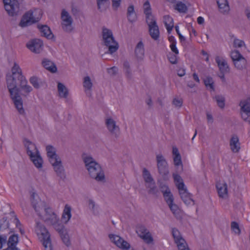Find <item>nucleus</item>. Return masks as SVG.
I'll return each mask as SVG.
<instances>
[{"mask_svg":"<svg viewBox=\"0 0 250 250\" xmlns=\"http://www.w3.org/2000/svg\"><path fill=\"white\" fill-rule=\"evenodd\" d=\"M31 202L37 214L41 217V211L44 210V208H46L45 203L42 201L38 195L35 192H33L31 195Z\"/></svg>","mask_w":250,"mask_h":250,"instance_id":"obj_8","label":"nucleus"},{"mask_svg":"<svg viewBox=\"0 0 250 250\" xmlns=\"http://www.w3.org/2000/svg\"><path fill=\"white\" fill-rule=\"evenodd\" d=\"M231 229L236 233L240 234L241 232L240 229L239 228V224L235 221H233L231 223Z\"/></svg>","mask_w":250,"mask_h":250,"instance_id":"obj_52","label":"nucleus"},{"mask_svg":"<svg viewBox=\"0 0 250 250\" xmlns=\"http://www.w3.org/2000/svg\"><path fill=\"white\" fill-rule=\"evenodd\" d=\"M216 62L217 63L221 72H229V68L227 62L223 59H221L219 56L215 58Z\"/></svg>","mask_w":250,"mask_h":250,"instance_id":"obj_22","label":"nucleus"},{"mask_svg":"<svg viewBox=\"0 0 250 250\" xmlns=\"http://www.w3.org/2000/svg\"><path fill=\"white\" fill-rule=\"evenodd\" d=\"M136 232L147 244L152 243L153 241V238L149 231L146 227L142 224H138L136 226Z\"/></svg>","mask_w":250,"mask_h":250,"instance_id":"obj_10","label":"nucleus"},{"mask_svg":"<svg viewBox=\"0 0 250 250\" xmlns=\"http://www.w3.org/2000/svg\"><path fill=\"white\" fill-rule=\"evenodd\" d=\"M112 7L114 10H117L120 6L121 0H112Z\"/></svg>","mask_w":250,"mask_h":250,"instance_id":"obj_60","label":"nucleus"},{"mask_svg":"<svg viewBox=\"0 0 250 250\" xmlns=\"http://www.w3.org/2000/svg\"><path fill=\"white\" fill-rule=\"evenodd\" d=\"M98 9L101 12L105 11L110 5L109 0H96Z\"/></svg>","mask_w":250,"mask_h":250,"instance_id":"obj_28","label":"nucleus"},{"mask_svg":"<svg viewBox=\"0 0 250 250\" xmlns=\"http://www.w3.org/2000/svg\"><path fill=\"white\" fill-rule=\"evenodd\" d=\"M42 66L47 70L52 73H55L57 71L56 64L47 59H44L42 61Z\"/></svg>","mask_w":250,"mask_h":250,"instance_id":"obj_21","label":"nucleus"},{"mask_svg":"<svg viewBox=\"0 0 250 250\" xmlns=\"http://www.w3.org/2000/svg\"><path fill=\"white\" fill-rule=\"evenodd\" d=\"M7 236L0 234V249L2 248L3 244L6 243Z\"/></svg>","mask_w":250,"mask_h":250,"instance_id":"obj_61","label":"nucleus"},{"mask_svg":"<svg viewBox=\"0 0 250 250\" xmlns=\"http://www.w3.org/2000/svg\"><path fill=\"white\" fill-rule=\"evenodd\" d=\"M60 237L63 242V243L67 247L71 245L70 240L69 239V236L67 232V231H65L62 234H60Z\"/></svg>","mask_w":250,"mask_h":250,"instance_id":"obj_44","label":"nucleus"},{"mask_svg":"<svg viewBox=\"0 0 250 250\" xmlns=\"http://www.w3.org/2000/svg\"><path fill=\"white\" fill-rule=\"evenodd\" d=\"M29 81L34 88L36 89L39 88L40 87V84L42 83L41 79L36 76L31 77L29 79Z\"/></svg>","mask_w":250,"mask_h":250,"instance_id":"obj_41","label":"nucleus"},{"mask_svg":"<svg viewBox=\"0 0 250 250\" xmlns=\"http://www.w3.org/2000/svg\"><path fill=\"white\" fill-rule=\"evenodd\" d=\"M164 22L165 26L174 25L173 18L169 15L164 16Z\"/></svg>","mask_w":250,"mask_h":250,"instance_id":"obj_51","label":"nucleus"},{"mask_svg":"<svg viewBox=\"0 0 250 250\" xmlns=\"http://www.w3.org/2000/svg\"><path fill=\"white\" fill-rule=\"evenodd\" d=\"M145 15L146 22L149 27V34L153 40H157L159 38L160 32L156 21L152 13Z\"/></svg>","mask_w":250,"mask_h":250,"instance_id":"obj_6","label":"nucleus"},{"mask_svg":"<svg viewBox=\"0 0 250 250\" xmlns=\"http://www.w3.org/2000/svg\"><path fill=\"white\" fill-rule=\"evenodd\" d=\"M11 72V74H7L6 76V84L10 97L19 113L24 115L25 113L23 108V102L20 92L22 90L24 92L29 93L33 89L27 84V81L22 74L21 69L16 62H14Z\"/></svg>","mask_w":250,"mask_h":250,"instance_id":"obj_1","label":"nucleus"},{"mask_svg":"<svg viewBox=\"0 0 250 250\" xmlns=\"http://www.w3.org/2000/svg\"><path fill=\"white\" fill-rule=\"evenodd\" d=\"M61 19L62 20L61 23L62 29L65 32L70 33L73 29L72 17L66 11L63 10L62 12Z\"/></svg>","mask_w":250,"mask_h":250,"instance_id":"obj_9","label":"nucleus"},{"mask_svg":"<svg viewBox=\"0 0 250 250\" xmlns=\"http://www.w3.org/2000/svg\"><path fill=\"white\" fill-rule=\"evenodd\" d=\"M5 10L11 17H17L21 14L20 3L18 0H3Z\"/></svg>","mask_w":250,"mask_h":250,"instance_id":"obj_5","label":"nucleus"},{"mask_svg":"<svg viewBox=\"0 0 250 250\" xmlns=\"http://www.w3.org/2000/svg\"><path fill=\"white\" fill-rule=\"evenodd\" d=\"M172 234L174 239L175 243L181 241L184 242L185 239L182 236L180 231L176 228H174L172 229Z\"/></svg>","mask_w":250,"mask_h":250,"instance_id":"obj_35","label":"nucleus"},{"mask_svg":"<svg viewBox=\"0 0 250 250\" xmlns=\"http://www.w3.org/2000/svg\"><path fill=\"white\" fill-rule=\"evenodd\" d=\"M92 83L91 82L90 78L89 76H86L83 79V86L88 90H90L92 86Z\"/></svg>","mask_w":250,"mask_h":250,"instance_id":"obj_45","label":"nucleus"},{"mask_svg":"<svg viewBox=\"0 0 250 250\" xmlns=\"http://www.w3.org/2000/svg\"><path fill=\"white\" fill-rule=\"evenodd\" d=\"M181 198L184 203L187 205L190 204L192 203L194 204V200L191 198V195L190 193L188 192V190H185V191L179 193Z\"/></svg>","mask_w":250,"mask_h":250,"instance_id":"obj_26","label":"nucleus"},{"mask_svg":"<svg viewBox=\"0 0 250 250\" xmlns=\"http://www.w3.org/2000/svg\"><path fill=\"white\" fill-rule=\"evenodd\" d=\"M244 57L237 50H235L231 53V58L233 61V62L238 59L243 58Z\"/></svg>","mask_w":250,"mask_h":250,"instance_id":"obj_48","label":"nucleus"},{"mask_svg":"<svg viewBox=\"0 0 250 250\" xmlns=\"http://www.w3.org/2000/svg\"><path fill=\"white\" fill-rule=\"evenodd\" d=\"M172 104L176 106L180 107L183 104V100L182 99H178L174 98L173 100Z\"/></svg>","mask_w":250,"mask_h":250,"instance_id":"obj_59","label":"nucleus"},{"mask_svg":"<svg viewBox=\"0 0 250 250\" xmlns=\"http://www.w3.org/2000/svg\"><path fill=\"white\" fill-rule=\"evenodd\" d=\"M230 149L233 152L236 153L239 151L240 149V144L239 142V138L237 135H233L229 142Z\"/></svg>","mask_w":250,"mask_h":250,"instance_id":"obj_19","label":"nucleus"},{"mask_svg":"<svg viewBox=\"0 0 250 250\" xmlns=\"http://www.w3.org/2000/svg\"><path fill=\"white\" fill-rule=\"evenodd\" d=\"M37 27L41 33L42 36L48 39H52L54 38V35L50 27L47 25L38 24Z\"/></svg>","mask_w":250,"mask_h":250,"instance_id":"obj_18","label":"nucleus"},{"mask_svg":"<svg viewBox=\"0 0 250 250\" xmlns=\"http://www.w3.org/2000/svg\"><path fill=\"white\" fill-rule=\"evenodd\" d=\"M147 188H149L148 191L149 194L157 195V193L159 192V190L155 186V183L153 184V183H152L151 184H149Z\"/></svg>","mask_w":250,"mask_h":250,"instance_id":"obj_47","label":"nucleus"},{"mask_svg":"<svg viewBox=\"0 0 250 250\" xmlns=\"http://www.w3.org/2000/svg\"><path fill=\"white\" fill-rule=\"evenodd\" d=\"M167 58L171 64H176L177 63V57L175 55L171 54L167 56Z\"/></svg>","mask_w":250,"mask_h":250,"instance_id":"obj_55","label":"nucleus"},{"mask_svg":"<svg viewBox=\"0 0 250 250\" xmlns=\"http://www.w3.org/2000/svg\"><path fill=\"white\" fill-rule=\"evenodd\" d=\"M115 245L123 250H127L130 247V244L126 241L124 240L122 238H121V240L117 241V242Z\"/></svg>","mask_w":250,"mask_h":250,"instance_id":"obj_37","label":"nucleus"},{"mask_svg":"<svg viewBox=\"0 0 250 250\" xmlns=\"http://www.w3.org/2000/svg\"><path fill=\"white\" fill-rule=\"evenodd\" d=\"M239 105L241 106V112L250 113V97L241 101Z\"/></svg>","mask_w":250,"mask_h":250,"instance_id":"obj_30","label":"nucleus"},{"mask_svg":"<svg viewBox=\"0 0 250 250\" xmlns=\"http://www.w3.org/2000/svg\"><path fill=\"white\" fill-rule=\"evenodd\" d=\"M51 164L57 176L61 179H64L65 178V174L61 159L57 160L56 163H51Z\"/></svg>","mask_w":250,"mask_h":250,"instance_id":"obj_16","label":"nucleus"},{"mask_svg":"<svg viewBox=\"0 0 250 250\" xmlns=\"http://www.w3.org/2000/svg\"><path fill=\"white\" fill-rule=\"evenodd\" d=\"M52 225L54 226L55 230L58 232L59 234H62L66 231L64 225L62 223H60L59 221L55 224H52Z\"/></svg>","mask_w":250,"mask_h":250,"instance_id":"obj_42","label":"nucleus"},{"mask_svg":"<svg viewBox=\"0 0 250 250\" xmlns=\"http://www.w3.org/2000/svg\"><path fill=\"white\" fill-rule=\"evenodd\" d=\"M118 68L116 66H113L107 69V72L110 75L114 76L117 73Z\"/></svg>","mask_w":250,"mask_h":250,"instance_id":"obj_58","label":"nucleus"},{"mask_svg":"<svg viewBox=\"0 0 250 250\" xmlns=\"http://www.w3.org/2000/svg\"><path fill=\"white\" fill-rule=\"evenodd\" d=\"M218 195L220 197L224 198L228 195V187L226 183H217L216 184Z\"/></svg>","mask_w":250,"mask_h":250,"instance_id":"obj_23","label":"nucleus"},{"mask_svg":"<svg viewBox=\"0 0 250 250\" xmlns=\"http://www.w3.org/2000/svg\"><path fill=\"white\" fill-rule=\"evenodd\" d=\"M71 208L68 205H66L63 209L62 219L65 220V223H67L71 217Z\"/></svg>","mask_w":250,"mask_h":250,"instance_id":"obj_32","label":"nucleus"},{"mask_svg":"<svg viewBox=\"0 0 250 250\" xmlns=\"http://www.w3.org/2000/svg\"><path fill=\"white\" fill-rule=\"evenodd\" d=\"M157 166L158 172L162 175L164 181L168 180L169 170L167 163L162 154L157 155L156 156Z\"/></svg>","mask_w":250,"mask_h":250,"instance_id":"obj_7","label":"nucleus"},{"mask_svg":"<svg viewBox=\"0 0 250 250\" xmlns=\"http://www.w3.org/2000/svg\"><path fill=\"white\" fill-rule=\"evenodd\" d=\"M135 55L138 61H142L144 57L145 49L143 42L140 41L135 48Z\"/></svg>","mask_w":250,"mask_h":250,"instance_id":"obj_20","label":"nucleus"},{"mask_svg":"<svg viewBox=\"0 0 250 250\" xmlns=\"http://www.w3.org/2000/svg\"><path fill=\"white\" fill-rule=\"evenodd\" d=\"M175 243L177 244L179 250H190L185 240H184V242L181 241L176 242Z\"/></svg>","mask_w":250,"mask_h":250,"instance_id":"obj_49","label":"nucleus"},{"mask_svg":"<svg viewBox=\"0 0 250 250\" xmlns=\"http://www.w3.org/2000/svg\"><path fill=\"white\" fill-rule=\"evenodd\" d=\"M85 167L90 176L97 181H103L105 179L104 173L100 165L90 156L83 158Z\"/></svg>","mask_w":250,"mask_h":250,"instance_id":"obj_2","label":"nucleus"},{"mask_svg":"<svg viewBox=\"0 0 250 250\" xmlns=\"http://www.w3.org/2000/svg\"><path fill=\"white\" fill-rule=\"evenodd\" d=\"M144 7V13L145 15H148L149 13H152L151 8L150 5V3L148 0H147L143 5Z\"/></svg>","mask_w":250,"mask_h":250,"instance_id":"obj_50","label":"nucleus"},{"mask_svg":"<svg viewBox=\"0 0 250 250\" xmlns=\"http://www.w3.org/2000/svg\"><path fill=\"white\" fill-rule=\"evenodd\" d=\"M176 186L179 189V193L185 191V190H188L187 188L185 187V184L183 180L181 182H179L178 183H176Z\"/></svg>","mask_w":250,"mask_h":250,"instance_id":"obj_53","label":"nucleus"},{"mask_svg":"<svg viewBox=\"0 0 250 250\" xmlns=\"http://www.w3.org/2000/svg\"><path fill=\"white\" fill-rule=\"evenodd\" d=\"M176 43L171 44L170 47L173 53H174L175 54H178L179 53V51L177 48L176 47Z\"/></svg>","mask_w":250,"mask_h":250,"instance_id":"obj_63","label":"nucleus"},{"mask_svg":"<svg viewBox=\"0 0 250 250\" xmlns=\"http://www.w3.org/2000/svg\"><path fill=\"white\" fill-rule=\"evenodd\" d=\"M173 196H171V197L166 198V201L173 214L176 216L179 213V208L177 205L173 204Z\"/></svg>","mask_w":250,"mask_h":250,"instance_id":"obj_24","label":"nucleus"},{"mask_svg":"<svg viewBox=\"0 0 250 250\" xmlns=\"http://www.w3.org/2000/svg\"><path fill=\"white\" fill-rule=\"evenodd\" d=\"M105 125L109 132L116 138H118L120 135V129L117 125L115 121L112 118L106 119Z\"/></svg>","mask_w":250,"mask_h":250,"instance_id":"obj_15","label":"nucleus"},{"mask_svg":"<svg viewBox=\"0 0 250 250\" xmlns=\"http://www.w3.org/2000/svg\"><path fill=\"white\" fill-rule=\"evenodd\" d=\"M41 232L42 236L41 241L44 247L45 250H53L50 234L48 230L45 227L42 226L41 227Z\"/></svg>","mask_w":250,"mask_h":250,"instance_id":"obj_12","label":"nucleus"},{"mask_svg":"<svg viewBox=\"0 0 250 250\" xmlns=\"http://www.w3.org/2000/svg\"><path fill=\"white\" fill-rule=\"evenodd\" d=\"M23 143L26 148L27 154L35 166L38 168L42 167L43 160L35 144L26 138L24 139Z\"/></svg>","mask_w":250,"mask_h":250,"instance_id":"obj_3","label":"nucleus"},{"mask_svg":"<svg viewBox=\"0 0 250 250\" xmlns=\"http://www.w3.org/2000/svg\"><path fill=\"white\" fill-rule=\"evenodd\" d=\"M160 188L162 192L163 193V196L165 200H166V198H168L169 197L173 196L167 185L161 184L160 186Z\"/></svg>","mask_w":250,"mask_h":250,"instance_id":"obj_34","label":"nucleus"},{"mask_svg":"<svg viewBox=\"0 0 250 250\" xmlns=\"http://www.w3.org/2000/svg\"><path fill=\"white\" fill-rule=\"evenodd\" d=\"M10 224L7 217L0 220V231H3L9 228Z\"/></svg>","mask_w":250,"mask_h":250,"instance_id":"obj_40","label":"nucleus"},{"mask_svg":"<svg viewBox=\"0 0 250 250\" xmlns=\"http://www.w3.org/2000/svg\"><path fill=\"white\" fill-rule=\"evenodd\" d=\"M47 155L50 163H56L57 161L60 159L59 156L56 154V148L51 145H48L46 147Z\"/></svg>","mask_w":250,"mask_h":250,"instance_id":"obj_17","label":"nucleus"},{"mask_svg":"<svg viewBox=\"0 0 250 250\" xmlns=\"http://www.w3.org/2000/svg\"><path fill=\"white\" fill-rule=\"evenodd\" d=\"M40 20L39 18H35L33 16V12L28 11L22 16L19 23V26L22 28L25 27L38 22Z\"/></svg>","mask_w":250,"mask_h":250,"instance_id":"obj_11","label":"nucleus"},{"mask_svg":"<svg viewBox=\"0 0 250 250\" xmlns=\"http://www.w3.org/2000/svg\"><path fill=\"white\" fill-rule=\"evenodd\" d=\"M218 106L221 109H223L225 105V98L221 95H216L214 97Z\"/></svg>","mask_w":250,"mask_h":250,"instance_id":"obj_36","label":"nucleus"},{"mask_svg":"<svg viewBox=\"0 0 250 250\" xmlns=\"http://www.w3.org/2000/svg\"><path fill=\"white\" fill-rule=\"evenodd\" d=\"M244 44V42L239 39H235L233 42L234 47H241Z\"/></svg>","mask_w":250,"mask_h":250,"instance_id":"obj_56","label":"nucleus"},{"mask_svg":"<svg viewBox=\"0 0 250 250\" xmlns=\"http://www.w3.org/2000/svg\"><path fill=\"white\" fill-rule=\"evenodd\" d=\"M176 10L180 13H186L187 12L188 8L186 5L181 1H178L175 6Z\"/></svg>","mask_w":250,"mask_h":250,"instance_id":"obj_39","label":"nucleus"},{"mask_svg":"<svg viewBox=\"0 0 250 250\" xmlns=\"http://www.w3.org/2000/svg\"><path fill=\"white\" fill-rule=\"evenodd\" d=\"M241 117L244 121L248 122L250 124V112L247 113L245 112H241Z\"/></svg>","mask_w":250,"mask_h":250,"instance_id":"obj_54","label":"nucleus"},{"mask_svg":"<svg viewBox=\"0 0 250 250\" xmlns=\"http://www.w3.org/2000/svg\"><path fill=\"white\" fill-rule=\"evenodd\" d=\"M219 11L222 13H225L229 10V5L227 0H217Z\"/></svg>","mask_w":250,"mask_h":250,"instance_id":"obj_27","label":"nucleus"},{"mask_svg":"<svg viewBox=\"0 0 250 250\" xmlns=\"http://www.w3.org/2000/svg\"><path fill=\"white\" fill-rule=\"evenodd\" d=\"M173 162L175 167L180 166V170H183V164L180 155L173 156Z\"/></svg>","mask_w":250,"mask_h":250,"instance_id":"obj_46","label":"nucleus"},{"mask_svg":"<svg viewBox=\"0 0 250 250\" xmlns=\"http://www.w3.org/2000/svg\"><path fill=\"white\" fill-rule=\"evenodd\" d=\"M102 36L104 45L108 47V53L112 54L119 48L118 43L115 40L111 30L103 27Z\"/></svg>","mask_w":250,"mask_h":250,"instance_id":"obj_4","label":"nucleus"},{"mask_svg":"<svg viewBox=\"0 0 250 250\" xmlns=\"http://www.w3.org/2000/svg\"><path fill=\"white\" fill-rule=\"evenodd\" d=\"M143 177L146 183L151 184L155 183L154 179L151 176L149 171L146 168H144L143 170Z\"/></svg>","mask_w":250,"mask_h":250,"instance_id":"obj_33","label":"nucleus"},{"mask_svg":"<svg viewBox=\"0 0 250 250\" xmlns=\"http://www.w3.org/2000/svg\"><path fill=\"white\" fill-rule=\"evenodd\" d=\"M58 90L60 97L64 98H66L67 97L68 95V91L63 84L61 83H58Z\"/></svg>","mask_w":250,"mask_h":250,"instance_id":"obj_29","label":"nucleus"},{"mask_svg":"<svg viewBox=\"0 0 250 250\" xmlns=\"http://www.w3.org/2000/svg\"><path fill=\"white\" fill-rule=\"evenodd\" d=\"M204 83L207 87H209L213 91L215 90L214 82L212 78L210 76H207L206 79L204 80Z\"/></svg>","mask_w":250,"mask_h":250,"instance_id":"obj_38","label":"nucleus"},{"mask_svg":"<svg viewBox=\"0 0 250 250\" xmlns=\"http://www.w3.org/2000/svg\"><path fill=\"white\" fill-rule=\"evenodd\" d=\"M177 75L179 77H183L185 75V69L184 68H180L177 70Z\"/></svg>","mask_w":250,"mask_h":250,"instance_id":"obj_64","label":"nucleus"},{"mask_svg":"<svg viewBox=\"0 0 250 250\" xmlns=\"http://www.w3.org/2000/svg\"><path fill=\"white\" fill-rule=\"evenodd\" d=\"M109 237L111 241L113 242L115 244H116L117 241L119 240H121V237L118 235H114L112 234H110L109 235Z\"/></svg>","mask_w":250,"mask_h":250,"instance_id":"obj_57","label":"nucleus"},{"mask_svg":"<svg viewBox=\"0 0 250 250\" xmlns=\"http://www.w3.org/2000/svg\"><path fill=\"white\" fill-rule=\"evenodd\" d=\"M45 214L43 219L45 222L51 225L55 224L59 221V218L50 208H44Z\"/></svg>","mask_w":250,"mask_h":250,"instance_id":"obj_14","label":"nucleus"},{"mask_svg":"<svg viewBox=\"0 0 250 250\" xmlns=\"http://www.w3.org/2000/svg\"><path fill=\"white\" fill-rule=\"evenodd\" d=\"M123 67L126 77L128 78H131L132 73L129 63L127 61H125L124 62Z\"/></svg>","mask_w":250,"mask_h":250,"instance_id":"obj_43","label":"nucleus"},{"mask_svg":"<svg viewBox=\"0 0 250 250\" xmlns=\"http://www.w3.org/2000/svg\"><path fill=\"white\" fill-rule=\"evenodd\" d=\"M43 42L39 39H34L29 41L26 43V47L32 52L40 53L42 50Z\"/></svg>","mask_w":250,"mask_h":250,"instance_id":"obj_13","label":"nucleus"},{"mask_svg":"<svg viewBox=\"0 0 250 250\" xmlns=\"http://www.w3.org/2000/svg\"><path fill=\"white\" fill-rule=\"evenodd\" d=\"M235 67L238 70H242L246 68L247 60L243 57L233 62Z\"/></svg>","mask_w":250,"mask_h":250,"instance_id":"obj_31","label":"nucleus"},{"mask_svg":"<svg viewBox=\"0 0 250 250\" xmlns=\"http://www.w3.org/2000/svg\"><path fill=\"white\" fill-rule=\"evenodd\" d=\"M127 18L128 21L131 23L135 22L137 19V16L133 5H129L127 8Z\"/></svg>","mask_w":250,"mask_h":250,"instance_id":"obj_25","label":"nucleus"},{"mask_svg":"<svg viewBox=\"0 0 250 250\" xmlns=\"http://www.w3.org/2000/svg\"><path fill=\"white\" fill-rule=\"evenodd\" d=\"M173 177L174 181L176 183H178L179 182H181L183 180L179 174L176 173H173Z\"/></svg>","mask_w":250,"mask_h":250,"instance_id":"obj_62","label":"nucleus"}]
</instances>
